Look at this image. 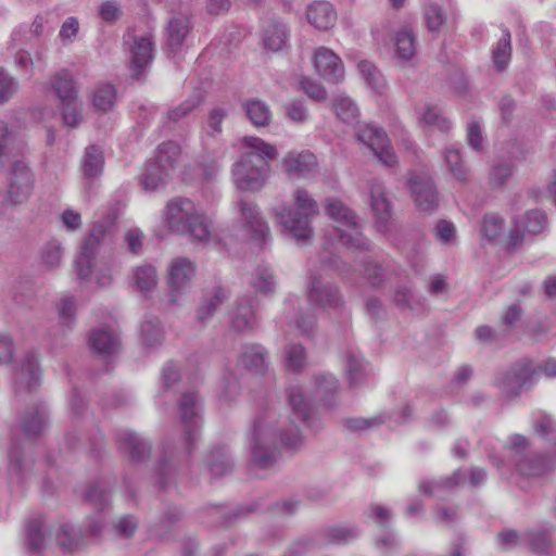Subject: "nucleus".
Listing matches in <instances>:
<instances>
[{
  "label": "nucleus",
  "instance_id": "obj_1",
  "mask_svg": "<svg viewBox=\"0 0 556 556\" xmlns=\"http://www.w3.org/2000/svg\"><path fill=\"white\" fill-rule=\"evenodd\" d=\"M278 437L282 446L289 450H299L304 441L295 425L288 426L286 418L280 420L274 408H261L247 433L252 467L267 469L278 460Z\"/></svg>",
  "mask_w": 556,
  "mask_h": 556
},
{
  "label": "nucleus",
  "instance_id": "obj_2",
  "mask_svg": "<svg viewBox=\"0 0 556 556\" xmlns=\"http://www.w3.org/2000/svg\"><path fill=\"white\" fill-rule=\"evenodd\" d=\"M242 143L250 151L233 164L232 179L241 191H257L266 184L270 172L268 161L276 160L278 151L258 137H244Z\"/></svg>",
  "mask_w": 556,
  "mask_h": 556
},
{
  "label": "nucleus",
  "instance_id": "obj_3",
  "mask_svg": "<svg viewBox=\"0 0 556 556\" xmlns=\"http://www.w3.org/2000/svg\"><path fill=\"white\" fill-rule=\"evenodd\" d=\"M372 249L371 241L363 235L361 219L350 211V271L369 286L379 287L386 279V269L372 256Z\"/></svg>",
  "mask_w": 556,
  "mask_h": 556
},
{
  "label": "nucleus",
  "instance_id": "obj_4",
  "mask_svg": "<svg viewBox=\"0 0 556 556\" xmlns=\"http://www.w3.org/2000/svg\"><path fill=\"white\" fill-rule=\"evenodd\" d=\"M165 222L169 229L181 235H189L193 240L205 242L210 239V223L194 203L184 197L168 201L165 207Z\"/></svg>",
  "mask_w": 556,
  "mask_h": 556
},
{
  "label": "nucleus",
  "instance_id": "obj_5",
  "mask_svg": "<svg viewBox=\"0 0 556 556\" xmlns=\"http://www.w3.org/2000/svg\"><path fill=\"white\" fill-rule=\"evenodd\" d=\"M293 200L294 207L283 210L279 220L296 241L307 242L313 237L311 223L319 214V206L309 192L302 188L294 191Z\"/></svg>",
  "mask_w": 556,
  "mask_h": 556
},
{
  "label": "nucleus",
  "instance_id": "obj_6",
  "mask_svg": "<svg viewBox=\"0 0 556 556\" xmlns=\"http://www.w3.org/2000/svg\"><path fill=\"white\" fill-rule=\"evenodd\" d=\"M325 213L333 223L325 233L324 247L329 254L325 261L339 268L338 258L348 252V207L340 199L329 197L325 202Z\"/></svg>",
  "mask_w": 556,
  "mask_h": 556
},
{
  "label": "nucleus",
  "instance_id": "obj_7",
  "mask_svg": "<svg viewBox=\"0 0 556 556\" xmlns=\"http://www.w3.org/2000/svg\"><path fill=\"white\" fill-rule=\"evenodd\" d=\"M179 153L180 148L174 141H166L159 146L157 155L146 165L141 175L140 182L144 190L154 191L168 182Z\"/></svg>",
  "mask_w": 556,
  "mask_h": 556
},
{
  "label": "nucleus",
  "instance_id": "obj_8",
  "mask_svg": "<svg viewBox=\"0 0 556 556\" xmlns=\"http://www.w3.org/2000/svg\"><path fill=\"white\" fill-rule=\"evenodd\" d=\"M506 450L509 462L521 476H541L549 469L548 460L529 451L528 439L521 434H513L508 439Z\"/></svg>",
  "mask_w": 556,
  "mask_h": 556
},
{
  "label": "nucleus",
  "instance_id": "obj_9",
  "mask_svg": "<svg viewBox=\"0 0 556 556\" xmlns=\"http://www.w3.org/2000/svg\"><path fill=\"white\" fill-rule=\"evenodd\" d=\"M201 402L194 391L181 394L177 403V410L185 429L186 450L190 454L195 447L202 424Z\"/></svg>",
  "mask_w": 556,
  "mask_h": 556
},
{
  "label": "nucleus",
  "instance_id": "obj_10",
  "mask_svg": "<svg viewBox=\"0 0 556 556\" xmlns=\"http://www.w3.org/2000/svg\"><path fill=\"white\" fill-rule=\"evenodd\" d=\"M110 241V233L106 223H94L89 237L81 247L80 253L75 262L77 277L80 280H88L96 266V256L102 244Z\"/></svg>",
  "mask_w": 556,
  "mask_h": 556
},
{
  "label": "nucleus",
  "instance_id": "obj_11",
  "mask_svg": "<svg viewBox=\"0 0 556 556\" xmlns=\"http://www.w3.org/2000/svg\"><path fill=\"white\" fill-rule=\"evenodd\" d=\"M354 136L374 152L381 164L388 167H394L397 164L396 155L382 128L371 127L357 121L354 124Z\"/></svg>",
  "mask_w": 556,
  "mask_h": 556
},
{
  "label": "nucleus",
  "instance_id": "obj_12",
  "mask_svg": "<svg viewBox=\"0 0 556 556\" xmlns=\"http://www.w3.org/2000/svg\"><path fill=\"white\" fill-rule=\"evenodd\" d=\"M194 275L195 267L190 260L176 257L172 261L167 281V291L172 303H176L190 289Z\"/></svg>",
  "mask_w": 556,
  "mask_h": 556
},
{
  "label": "nucleus",
  "instance_id": "obj_13",
  "mask_svg": "<svg viewBox=\"0 0 556 556\" xmlns=\"http://www.w3.org/2000/svg\"><path fill=\"white\" fill-rule=\"evenodd\" d=\"M548 220L545 212L541 210H529L520 220L514 219V228L508 238V248L510 250L522 244L525 232L538 235L547 227Z\"/></svg>",
  "mask_w": 556,
  "mask_h": 556
},
{
  "label": "nucleus",
  "instance_id": "obj_14",
  "mask_svg": "<svg viewBox=\"0 0 556 556\" xmlns=\"http://www.w3.org/2000/svg\"><path fill=\"white\" fill-rule=\"evenodd\" d=\"M41 382V369L38 354L28 352L25 354L21 366L13 374V384L17 394L26 391H35Z\"/></svg>",
  "mask_w": 556,
  "mask_h": 556
},
{
  "label": "nucleus",
  "instance_id": "obj_15",
  "mask_svg": "<svg viewBox=\"0 0 556 556\" xmlns=\"http://www.w3.org/2000/svg\"><path fill=\"white\" fill-rule=\"evenodd\" d=\"M8 181L9 198L14 204L24 202L33 192L34 175L23 162H15L12 165Z\"/></svg>",
  "mask_w": 556,
  "mask_h": 556
},
{
  "label": "nucleus",
  "instance_id": "obj_16",
  "mask_svg": "<svg viewBox=\"0 0 556 556\" xmlns=\"http://www.w3.org/2000/svg\"><path fill=\"white\" fill-rule=\"evenodd\" d=\"M313 64L316 73L329 83L337 84L344 78V64L330 49L319 47L314 51Z\"/></svg>",
  "mask_w": 556,
  "mask_h": 556
},
{
  "label": "nucleus",
  "instance_id": "obj_17",
  "mask_svg": "<svg viewBox=\"0 0 556 556\" xmlns=\"http://www.w3.org/2000/svg\"><path fill=\"white\" fill-rule=\"evenodd\" d=\"M531 378V367L527 363H516L497 379V386L506 399L518 396Z\"/></svg>",
  "mask_w": 556,
  "mask_h": 556
},
{
  "label": "nucleus",
  "instance_id": "obj_18",
  "mask_svg": "<svg viewBox=\"0 0 556 556\" xmlns=\"http://www.w3.org/2000/svg\"><path fill=\"white\" fill-rule=\"evenodd\" d=\"M258 301L255 296L244 295L239 298L232 308L231 327L237 332L252 331L256 324V313Z\"/></svg>",
  "mask_w": 556,
  "mask_h": 556
},
{
  "label": "nucleus",
  "instance_id": "obj_19",
  "mask_svg": "<svg viewBox=\"0 0 556 556\" xmlns=\"http://www.w3.org/2000/svg\"><path fill=\"white\" fill-rule=\"evenodd\" d=\"M238 205L247 237L266 244L267 239L270 237L269 227L262 218L257 206L243 200H240Z\"/></svg>",
  "mask_w": 556,
  "mask_h": 556
},
{
  "label": "nucleus",
  "instance_id": "obj_20",
  "mask_svg": "<svg viewBox=\"0 0 556 556\" xmlns=\"http://www.w3.org/2000/svg\"><path fill=\"white\" fill-rule=\"evenodd\" d=\"M153 42L150 36L132 37L129 47L131 77L140 79L153 59Z\"/></svg>",
  "mask_w": 556,
  "mask_h": 556
},
{
  "label": "nucleus",
  "instance_id": "obj_21",
  "mask_svg": "<svg viewBox=\"0 0 556 556\" xmlns=\"http://www.w3.org/2000/svg\"><path fill=\"white\" fill-rule=\"evenodd\" d=\"M409 181L412 195L418 210L431 214L439 205V197L432 179L414 176Z\"/></svg>",
  "mask_w": 556,
  "mask_h": 556
},
{
  "label": "nucleus",
  "instance_id": "obj_22",
  "mask_svg": "<svg viewBox=\"0 0 556 556\" xmlns=\"http://www.w3.org/2000/svg\"><path fill=\"white\" fill-rule=\"evenodd\" d=\"M370 205L376 216L378 229L386 232L392 215V203L386 192L383 184L374 178L370 181Z\"/></svg>",
  "mask_w": 556,
  "mask_h": 556
},
{
  "label": "nucleus",
  "instance_id": "obj_23",
  "mask_svg": "<svg viewBox=\"0 0 556 556\" xmlns=\"http://www.w3.org/2000/svg\"><path fill=\"white\" fill-rule=\"evenodd\" d=\"M88 345L93 353L108 357L118 352L121 340L115 330L101 326L89 332Z\"/></svg>",
  "mask_w": 556,
  "mask_h": 556
},
{
  "label": "nucleus",
  "instance_id": "obj_24",
  "mask_svg": "<svg viewBox=\"0 0 556 556\" xmlns=\"http://www.w3.org/2000/svg\"><path fill=\"white\" fill-rule=\"evenodd\" d=\"M116 442L122 453L128 454L134 462L140 463L150 456V443L136 432L121 430L116 435Z\"/></svg>",
  "mask_w": 556,
  "mask_h": 556
},
{
  "label": "nucleus",
  "instance_id": "obj_25",
  "mask_svg": "<svg viewBox=\"0 0 556 556\" xmlns=\"http://www.w3.org/2000/svg\"><path fill=\"white\" fill-rule=\"evenodd\" d=\"M281 166L289 177H303L316 170L317 159L307 150L291 151L282 159Z\"/></svg>",
  "mask_w": 556,
  "mask_h": 556
},
{
  "label": "nucleus",
  "instance_id": "obj_26",
  "mask_svg": "<svg viewBox=\"0 0 556 556\" xmlns=\"http://www.w3.org/2000/svg\"><path fill=\"white\" fill-rule=\"evenodd\" d=\"M228 298V289L222 286L205 289L197 308V320L201 324L207 323Z\"/></svg>",
  "mask_w": 556,
  "mask_h": 556
},
{
  "label": "nucleus",
  "instance_id": "obj_27",
  "mask_svg": "<svg viewBox=\"0 0 556 556\" xmlns=\"http://www.w3.org/2000/svg\"><path fill=\"white\" fill-rule=\"evenodd\" d=\"M316 395L327 409L337 406V397L340 390L338 379L330 372H319L314 376Z\"/></svg>",
  "mask_w": 556,
  "mask_h": 556
},
{
  "label": "nucleus",
  "instance_id": "obj_28",
  "mask_svg": "<svg viewBox=\"0 0 556 556\" xmlns=\"http://www.w3.org/2000/svg\"><path fill=\"white\" fill-rule=\"evenodd\" d=\"M286 394L293 416L303 424H307L313 415L314 404L305 396L302 387L291 384L286 389Z\"/></svg>",
  "mask_w": 556,
  "mask_h": 556
},
{
  "label": "nucleus",
  "instance_id": "obj_29",
  "mask_svg": "<svg viewBox=\"0 0 556 556\" xmlns=\"http://www.w3.org/2000/svg\"><path fill=\"white\" fill-rule=\"evenodd\" d=\"M239 363L255 375H265L268 368L266 350L260 344H245L242 346Z\"/></svg>",
  "mask_w": 556,
  "mask_h": 556
},
{
  "label": "nucleus",
  "instance_id": "obj_30",
  "mask_svg": "<svg viewBox=\"0 0 556 556\" xmlns=\"http://www.w3.org/2000/svg\"><path fill=\"white\" fill-rule=\"evenodd\" d=\"M308 300L311 303L323 308H337L343 304V298L339 293L337 287L329 283L318 286L316 279L312 280V287L308 291Z\"/></svg>",
  "mask_w": 556,
  "mask_h": 556
},
{
  "label": "nucleus",
  "instance_id": "obj_31",
  "mask_svg": "<svg viewBox=\"0 0 556 556\" xmlns=\"http://www.w3.org/2000/svg\"><path fill=\"white\" fill-rule=\"evenodd\" d=\"M104 156L102 150L97 146H89L85 150L80 169L86 185L90 187L103 172Z\"/></svg>",
  "mask_w": 556,
  "mask_h": 556
},
{
  "label": "nucleus",
  "instance_id": "obj_32",
  "mask_svg": "<svg viewBox=\"0 0 556 556\" xmlns=\"http://www.w3.org/2000/svg\"><path fill=\"white\" fill-rule=\"evenodd\" d=\"M306 16L308 23L319 30H327L331 28L337 21L334 10L327 1H315L309 4Z\"/></svg>",
  "mask_w": 556,
  "mask_h": 556
},
{
  "label": "nucleus",
  "instance_id": "obj_33",
  "mask_svg": "<svg viewBox=\"0 0 556 556\" xmlns=\"http://www.w3.org/2000/svg\"><path fill=\"white\" fill-rule=\"evenodd\" d=\"M56 543L63 553H75L86 546L84 533L70 523L60 526Z\"/></svg>",
  "mask_w": 556,
  "mask_h": 556
},
{
  "label": "nucleus",
  "instance_id": "obj_34",
  "mask_svg": "<svg viewBox=\"0 0 556 556\" xmlns=\"http://www.w3.org/2000/svg\"><path fill=\"white\" fill-rule=\"evenodd\" d=\"M51 87L61 103H73L77 100V90L73 75L62 68L51 79Z\"/></svg>",
  "mask_w": 556,
  "mask_h": 556
},
{
  "label": "nucleus",
  "instance_id": "obj_35",
  "mask_svg": "<svg viewBox=\"0 0 556 556\" xmlns=\"http://www.w3.org/2000/svg\"><path fill=\"white\" fill-rule=\"evenodd\" d=\"M47 528L41 516L34 517L26 525L25 544L30 553H40L46 546Z\"/></svg>",
  "mask_w": 556,
  "mask_h": 556
},
{
  "label": "nucleus",
  "instance_id": "obj_36",
  "mask_svg": "<svg viewBox=\"0 0 556 556\" xmlns=\"http://www.w3.org/2000/svg\"><path fill=\"white\" fill-rule=\"evenodd\" d=\"M465 479L466 473L458 469L445 478L421 481L418 485V490L421 494L438 496L442 491H447L459 485Z\"/></svg>",
  "mask_w": 556,
  "mask_h": 556
},
{
  "label": "nucleus",
  "instance_id": "obj_37",
  "mask_svg": "<svg viewBox=\"0 0 556 556\" xmlns=\"http://www.w3.org/2000/svg\"><path fill=\"white\" fill-rule=\"evenodd\" d=\"M47 424V408L36 404L22 418V429L27 438L35 439L43 431Z\"/></svg>",
  "mask_w": 556,
  "mask_h": 556
},
{
  "label": "nucleus",
  "instance_id": "obj_38",
  "mask_svg": "<svg viewBox=\"0 0 556 556\" xmlns=\"http://www.w3.org/2000/svg\"><path fill=\"white\" fill-rule=\"evenodd\" d=\"M191 29V23L188 16H173L167 24V43L173 52H176L184 43L186 36Z\"/></svg>",
  "mask_w": 556,
  "mask_h": 556
},
{
  "label": "nucleus",
  "instance_id": "obj_39",
  "mask_svg": "<svg viewBox=\"0 0 556 556\" xmlns=\"http://www.w3.org/2000/svg\"><path fill=\"white\" fill-rule=\"evenodd\" d=\"M419 123L431 130L447 132L452 125L442 110L437 105H424L417 111Z\"/></svg>",
  "mask_w": 556,
  "mask_h": 556
},
{
  "label": "nucleus",
  "instance_id": "obj_40",
  "mask_svg": "<svg viewBox=\"0 0 556 556\" xmlns=\"http://www.w3.org/2000/svg\"><path fill=\"white\" fill-rule=\"evenodd\" d=\"M242 109L255 127H266L271 123V111L268 104L260 99L251 98L247 99L242 103Z\"/></svg>",
  "mask_w": 556,
  "mask_h": 556
},
{
  "label": "nucleus",
  "instance_id": "obj_41",
  "mask_svg": "<svg viewBox=\"0 0 556 556\" xmlns=\"http://www.w3.org/2000/svg\"><path fill=\"white\" fill-rule=\"evenodd\" d=\"M357 72L366 86L377 93H382L387 83L378 67L368 60H362L357 63Z\"/></svg>",
  "mask_w": 556,
  "mask_h": 556
},
{
  "label": "nucleus",
  "instance_id": "obj_42",
  "mask_svg": "<svg viewBox=\"0 0 556 556\" xmlns=\"http://www.w3.org/2000/svg\"><path fill=\"white\" fill-rule=\"evenodd\" d=\"M372 375V367L359 353L350 351V388L363 387Z\"/></svg>",
  "mask_w": 556,
  "mask_h": 556
},
{
  "label": "nucleus",
  "instance_id": "obj_43",
  "mask_svg": "<svg viewBox=\"0 0 556 556\" xmlns=\"http://www.w3.org/2000/svg\"><path fill=\"white\" fill-rule=\"evenodd\" d=\"M178 468V459L174 455L165 453L157 468L159 484L162 490H167L170 484L175 483Z\"/></svg>",
  "mask_w": 556,
  "mask_h": 556
},
{
  "label": "nucleus",
  "instance_id": "obj_44",
  "mask_svg": "<svg viewBox=\"0 0 556 556\" xmlns=\"http://www.w3.org/2000/svg\"><path fill=\"white\" fill-rule=\"evenodd\" d=\"M207 468L214 477L225 476L232 470V462L225 447L218 446L211 452L207 459Z\"/></svg>",
  "mask_w": 556,
  "mask_h": 556
},
{
  "label": "nucleus",
  "instance_id": "obj_45",
  "mask_svg": "<svg viewBox=\"0 0 556 556\" xmlns=\"http://www.w3.org/2000/svg\"><path fill=\"white\" fill-rule=\"evenodd\" d=\"M201 94H195L184 102H181L179 105L169 109L165 116L163 117L162 124L163 127L170 128L172 124H175L186 117L189 113H191L201 102Z\"/></svg>",
  "mask_w": 556,
  "mask_h": 556
},
{
  "label": "nucleus",
  "instance_id": "obj_46",
  "mask_svg": "<svg viewBox=\"0 0 556 556\" xmlns=\"http://www.w3.org/2000/svg\"><path fill=\"white\" fill-rule=\"evenodd\" d=\"M306 351L300 343H291L285 346V367L288 371L298 374L306 366Z\"/></svg>",
  "mask_w": 556,
  "mask_h": 556
},
{
  "label": "nucleus",
  "instance_id": "obj_47",
  "mask_svg": "<svg viewBox=\"0 0 556 556\" xmlns=\"http://www.w3.org/2000/svg\"><path fill=\"white\" fill-rule=\"evenodd\" d=\"M288 31L287 27L282 23H270L264 33V45L267 49L273 51H279L287 43Z\"/></svg>",
  "mask_w": 556,
  "mask_h": 556
},
{
  "label": "nucleus",
  "instance_id": "obj_48",
  "mask_svg": "<svg viewBox=\"0 0 556 556\" xmlns=\"http://www.w3.org/2000/svg\"><path fill=\"white\" fill-rule=\"evenodd\" d=\"M510 33L507 28L503 29V36L498 39L496 47L492 51L493 63L497 71H503L511 56Z\"/></svg>",
  "mask_w": 556,
  "mask_h": 556
},
{
  "label": "nucleus",
  "instance_id": "obj_49",
  "mask_svg": "<svg viewBox=\"0 0 556 556\" xmlns=\"http://www.w3.org/2000/svg\"><path fill=\"white\" fill-rule=\"evenodd\" d=\"M529 544L532 551L542 556H553V538L548 530H538L528 533Z\"/></svg>",
  "mask_w": 556,
  "mask_h": 556
},
{
  "label": "nucleus",
  "instance_id": "obj_50",
  "mask_svg": "<svg viewBox=\"0 0 556 556\" xmlns=\"http://www.w3.org/2000/svg\"><path fill=\"white\" fill-rule=\"evenodd\" d=\"M253 288L265 295L275 291L276 281L271 269L268 266L260 265L251 280Z\"/></svg>",
  "mask_w": 556,
  "mask_h": 556
},
{
  "label": "nucleus",
  "instance_id": "obj_51",
  "mask_svg": "<svg viewBox=\"0 0 556 556\" xmlns=\"http://www.w3.org/2000/svg\"><path fill=\"white\" fill-rule=\"evenodd\" d=\"M136 288L142 292H149L157 283L156 269L152 265H140L134 270Z\"/></svg>",
  "mask_w": 556,
  "mask_h": 556
},
{
  "label": "nucleus",
  "instance_id": "obj_52",
  "mask_svg": "<svg viewBox=\"0 0 556 556\" xmlns=\"http://www.w3.org/2000/svg\"><path fill=\"white\" fill-rule=\"evenodd\" d=\"M141 336L147 346L153 348L160 345L164 338L160 319L156 317L146 319L141 324Z\"/></svg>",
  "mask_w": 556,
  "mask_h": 556
},
{
  "label": "nucleus",
  "instance_id": "obj_53",
  "mask_svg": "<svg viewBox=\"0 0 556 556\" xmlns=\"http://www.w3.org/2000/svg\"><path fill=\"white\" fill-rule=\"evenodd\" d=\"M505 220L498 214L486 213L483 216L481 233L489 242H494L503 232Z\"/></svg>",
  "mask_w": 556,
  "mask_h": 556
},
{
  "label": "nucleus",
  "instance_id": "obj_54",
  "mask_svg": "<svg viewBox=\"0 0 556 556\" xmlns=\"http://www.w3.org/2000/svg\"><path fill=\"white\" fill-rule=\"evenodd\" d=\"M84 500L98 511H104L111 503L110 493L99 483H93L87 489Z\"/></svg>",
  "mask_w": 556,
  "mask_h": 556
},
{
  "label": "nucleus",
  "instance_id": "obj_55",
  "mask_svg": "<svg viewBox=\"0 0 556 556\" xmlns=\"http://www.w3.org/2000/svg\"><path fill=\"white\" fill-rule=\"evenodd\" d=\"M396 55L402 61H408L415 54V38L413 31L403 28L395 36Z\"/></svg>",
  "mask_w": 556,
  "mask_h": 556
},
{
  "label": "nucleus",
  "instance_id": "obj_56",
  "mask_svg": "<svg viewBox=\"0 0 556 556\" xmlns=\"http://www.w3.org/2000/svg\"><path fill=\"white\" fill-rule=\"evenodd\" d=\"M515 166L510 162H497L489 173V184L493 188L504 187L514 174Z\"/></svg>",
  "mask_w": 556,
  "mask_h": 556
},
{
  "label": "nucleus",
  "instance_id": "obj_57",
  "mask_svg": "<svg viewBox=\"0 0 556 556\" xmlns=\"http://www.w3.org/2000/svg\"><path fill=\"white\" fill-rule=\"evenodd\" d=\"M42 29L43 18L37 16L29 27L22 25L12 31L11 43L13 47H18L28 39L29 34L34 35L35 37H39L42 34Z\"/></svg>",
  "mask_w": 556,
  "mask_h": 556
},
{
  "label": "nucleus",
  "instance_id": "obj_58",
  "mask_svg": "<svg viewBox=\"0 0 556 556\" xmlns=\"http://www.w3.org/2000/svg\"><path fill=\"white\" fill-rule=\"evenodd\" d=\"M444 157L452 175L460 181H466L468 179V169L463 164L459 150L453 148L446 149Z\"/></svg>",
  "mask_w": 556,
  "mask_h": 556
},
{
  "label": "nucleus",
  "instance_id": "obj_59",
  "mask_svg": "<svg viewBox=\"0 0 556 556\" xmlns=\"http://www.w3.org/2000/svg\"><path fill=\"white\" fill-rule=\"evenodd\" d=\"M116 90L112 85H103L97 88L93 94V105L97 110L106 112L114 105Z\"/></svg>",
  "mask_w": 556,
  "mask_h": 556
},
{
  "label": "nucleus",
  "instance_id": "obj_60",
  "mask_svg": "<svg viewBox=\"0 0 556 556\" xmlns=\"http://www.w3.org/2000/svg\"><path fill=\"white\" fill-rule=\"evenodd\" d=\"M437 241L444 245H454L457 242L456 227L452 222L440 219L433 228Z\"/></svg>",
  "mask_w": 556,
  "mask_h": 556
},
{
  "label": "nucleus",
  "instance_id": "obj_61",
  "mask_svg": "<svg viewBox=\"0 0 556 556\" xmlns=\"http://www.w3.org/2000/svg\"><path fill=\"white\" fill-rule=\"evenodd\" d=\"M17 90V80L7 70L0 67V105L10 101Z\"/></svg>",
  "mask_w": 556,
  "mask_h": 556
},
{
  "label": "nucleus",
  "instance_id": "obj_62",
  "mask_svg": "<svg viewBox=\"0 0 556 556\" xmlns=\"http://www.w3.org/2000/svg\"><path fill=\"white\" fill-rule=\"evenodd\" d=\"M228 116V111L222 106H215L210 110L206 121L205 132L210 137H216L222 132V124Z\"/></svg>",
  "mask_w": 556,
  "mask_h": 556
},
{
  "label": "nucleus",
  "instance_id": "obj_63",
  "mask_svg": "<svg viewBox=\"0 0 556 556\" xmlns=\"http://www.w3.org/2000/svg\"><path fill=\"white\" fill-rule=\"evenodd\" d=\"M425 20L429 31H437L446 22L445 11L435 3H430L425 9Z\"/></svg>",
  "mask_w": 556,
  "mask_h": 556
},
{
  "label": "nucleus",
  "instance_id": "obj_64",
  "mask_svg": "<svg viewBox=\"0 0 556 556\" xmlns=\"http://www.w3.org/2000/svg\"><path fill=\"white\" fill-rule=\"evenodd\" d=\"M62 254L63 249L61 243L55 240L49 241L42 249L41 260L49 269H52L60 265Z\"/></svg>",
  "mask_w": 556,
  "mask_h": 556
}]
</instances>
